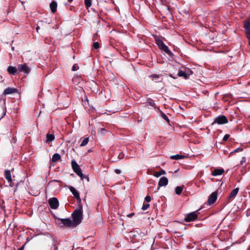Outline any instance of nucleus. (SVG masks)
<instances>
[{"mask_svg": "<svg viewBox=\"0 0 250 250\" xmlns=\"http://www.w3.org/2000/svg\"><path fill=\"white\" fill-rule=\"evenodd\" d=\"M83 208L81 206L78 209H75L72 214L73 218V226H76L80 224L83 218Z\"/></svg>", "mask_w": 250, "mask_h": 250, "instance_id": "obj_1", "label": "nucleus"}, {"mask_svg": "<svg viewBox=\"0 0 250 250\" xmlns=\"http://www.w3.org/2000/svg\"><path fill=\"white\" fill-rule=\"evenodd\" d=\"M155 41L160 49L165 52L169 55L172 54L171 51L168 49V47L164 43L162 40L157 36H155Z\"/></svg>", "mask_w": 250, "mask_h": 250, "instance_id": "obj_2", "label": "nucleus"}, {"mask_svg": "<svg viewBox=\"0 0 250 250\" xmlns=\"http://www.w3.org/2000/svg\"><path fill=\"white\" fill-rule=\"evenodd\" d=\"M60 221V225H62L61 227H74L73 223L70 218L59 219Z\"/></svg>", "mask_w": 250, "mask_h": 250, "instance_id": "obj_3", "label": "nucleus"}, {"mask_svg": "<svg viewBox=\"0 0 250 250\" xmlns=\"http://www.w3.org/2000/svg\"><path fill=\"white\" fill-rule=\"evenodd\" d=\"M18 70L19 72H23L25 74H28L30 71V68L25 63L19 64Z\"/></svg>", "mask_w": 250, "mask_h": 250, "instance_id": "obj_4", "label": "nucleus"}, {"mask_svg": "<svg viewBox=\"0 0 250 250\" xmlns=\"http://www.w3.org/2000/svg\"><path fill=\"white\" fill-rule=\"evenodd\" d=\"M48 203L51 208L56 209L59 206V201L55 197L51 198L48 200Z\"/></svg>", "mask_w": 250, "mask_h": 250, "instance_id": "obj_5", "label": "nucleus"}, {"mask_svg": "<svg viewBox=\"0 0 250 250\" xmlns=\"http://www.w3.org/2000/svg\"><path fill=\"white\" fill-rule=\"evenodd\" d=\"M214 123L218 125L225 124L228 123V119L225 116H220L215 119Z\"/></svg>", "mask_w": 250, "mask_h": 250, "instance_id": "obj_6", "label": "nucleus"}, {"mask_svg": "<svg viewBox=\"0 0 250 250\" xmlns=\"http://www.w3.org/2000/svg\"><path fill=\"white\" fill-rule=\"evenodd\" d=\"M197 218V215L195 212H191L188 214L185 218V220L186 222L193 221Z\"/></svg>", "mask_w": 250, "mask_h": 250, "instance_id": "obj_7", "label": "nucleus"}, {"mask_svg": "<svg viewBox=\"0 0 250 250\" xmlns=\"http://www.w3.org/2000/svg\"><path fill=\"white\" fill-rule=\"evenodd\" d=\"M217 193L216 192H213L211 194L208 201V205H212L217 200Z\"/></svg>", "mask_w": 250, "mask_h": 250, "instance_id": "obj_8", "label": "nucleus"}, {"mask_svg": "<svg viewBox=\"0 0 250 250\" xmlns=\"http://www.w3.org/2000/svg\"><path fill=\"white\" fill-rule=\"evenodd\" d=\"M69 189L70 190V191L72 192L73 195H74V197L79 201H81L80 195L79 192L73 187L70 186L69 187Z\"/></svg>", "mask_w": 250, "mask_h": 250, "instance_id": "obj_9", "label": "nucleus"}, {"mask_svg": "<svg viewBox=\"0 0 250 250\" xmlns=\"http://www.w3.org/2000/svg\"><path fill=\"white\" fill-rule=\"evenodd\" d=\"M168 179L166 177H162L159 180L158 186L159 187H165L168 184Z\"/></svg>", "mask_w": 250, "mask_h": 250, "instance_id": "obj_10", "label": "nucleus"}, {"mask_svg": "<svg viewBox=\"0 0 250 250\" xmlns=\"http://www.w3.org/2000/svg\"><path fill=\"white\" fill-rule=\"evenodd\" d=\"M16 92H17V89L16 88L8 87V88H6L4 90L3 94L4 95H8V94L14 93Z\"/></svg>", "mask_w": 250, "mask_h": 250, "instance_id": "obj_11", "label": "nucleus"}, {"mask_svg": "<svg viewBox=\"0 0 250 250\" xmlns=\"http://www.w3.org/2000/svg\"><path fill=\"white\" fill-rule=\"evenodd\" d=\"M224 172V170L223 168L215 169L213 171L212 174L214 176H217L222 175Z\"/></svg>", "mask_w": 250, "mask_h": 250, "instance_id": "obj_12", "label": "nucleus"}, {"mask_svg": "<svg viewBox=\"0 0 250 250\" xmlns=\"http://www.w3.org/2000/svg\"><path fill=\"white\" fill-rule=\"evenodd\" d=\"M50 7L52 13H55L57 10V3L55 1H52L50 4Z\"/></svg>", "mask_w": 250, "mask_h": 250, "instance_id": "obj_13", "label": "nucleus"}, {"mask_svg": "<svg viewBox=\"0 0 250 250\" xmlns=\"http://www.w3.org/2000/svg\"><path fill=\"white\" fill-rule=\"evenodd\" d=\"M239 188H237L235 189H234L230 193L229 196V199H233L235 197L236 195L237 194L238 191H239Z\"/></svg>", "mask_w": 250, "mask_h": 250, "instance_id": "obj_14", "label": "nucleus"}, {"mask_svg": "<svg viewBox=\"0 0 250 250\" xmlns=\"http://www.w3.org/2000/svg\"><path fill=\"white\" fill-rule=\"evenodd\" d=\"M78 176H79L81 178V180H83V174L82 172V169H81L80 167L77 168V169H74V170H73Z\"/></svg>", "mask_w": 250, "mask_h": 250, "instance_id": "obj_15", "label": "nucleus"}, {"mask_svg": "<svg viewBox=\"0 0 250 250\" xmlns=\"http://www.w3.org/2000/svg\"><path fill=\"white\" fill-rule=\"evenodd\" d=\"M5 177L9 182H11L12 181L11 175L10 170H5Z\"/></svg>", "mask_w": 250, "mask_h": 250, "instance_id": "obj_16", "label": "nucleus"}, {"mask_svg": "<svg viewBox=\"0 0 250 250\" xmlns=\"http://www.w3.org/2000/svg\"><path fill=\"white\" fill-rule=\"evenodd\" d=\"M246 35L250 34V22L247 21L244 23Z\"/></svg>", "mask_w": 250, "mask_h": 250, "instance_id": "obj_17", "label": "nucleus"}, {"mask_svg": "<svg viewBox=\"0 0 250 250\" xmlns=\"http://www.w3.org/2000/svg\"><path fill=\"white\" fill-rule=\"evenodd\" d=\"M17 71V68L13 66H9L7 68V71L11 74H14Z\"/></svg>", "mask_w": 250, "mask_h": 250, "instance_id": "obj_18", "label": "nucleus"}, {"mask_svg": "<svg viewBox=\"0 0 250 250\" xmlns=\"http://www.w3.org/2000/svg\"><path fill=\"white\" fill-rule=\"evenodd\" d=\"M71 166L73 170L80 167L79 165L77 163L75 160H73L71 161Z\"/></svg>", "mask_w": 250, "mask_h": 250, "instance_id": "obj_19", "label": "nucleus"}, {"mask_svg": "<svg viewBox=\"0 0 250 250\" xmlns=\"http://www.w3.org/2000/svg\"><path fill=\"white\" fill-rule=\"evenodd\" d=\"M178 75L180 77H184L186 79L188 78V76H187V74L186 73V71H185L180 70Z\"/></svg>", "mask_w": 250, "mask_h": 250, "instance_id": "obj_20", "label": "nucleus"}, {"mask_svg": "<svg viewBox=\"0 0 250 250\" xmlns=\"http://www.w3.org/2000/svg\"><path fill=\"white\" fill-rule=\"evenodd\" d=\"M61 159L60 155L58 153H55L53 155L52 160L53 162H56Z\"/></svg>", "mask_w": 250, "mask_h": 250, "instance_id": "obj_21", "label": "nucleus"}, {"mask_svg": "<svg viewBox=\"0 0 250 250\" xmlns=\"http://www.w3.org/2000/svg\"><path fill=\"white\" fill-rule=\"evenodd\" d=\"M46 138H47V140H46L47 142H51L53 140H54L55 139L54 136L53 134H47Z\"/></svg>", "mask_w": 250, "mask_h": 250, "instance_id": "obj_22", "label": "nucleus"}, {"mask_svg": "<svg viewBox=\"0 0 250 250\" xmlns=\"http://www.w3.org/2000/svg\"><path fill=\"white\" fill-rule=\"evenodd\" d=\"M184 157V156L180 155H172L170 156V159L172 160H179L183 158Z\"/></svg>", "mask_w": 250, "mask_h": 250, "instance_id": "obj_23", "label": "nucleus"}, {"mask_svg": "<svg viewBox=\"0 0 250 250\" xmlns=\"http://www.w3.org/2000/svg\"><path fill=\"white\" fill-rule=\"evenodd\" d=\"M183 189V187H181V186L177 187L175 188V192L177 195H179L182 193Z\"/></svg>", "mask_w": 250, "mask_h": 250, "instance_id": "obj_24", "label": "nucleus"}, {"mask_svg": "<svg viewBox=\"0 0 250 250\" xmlns=\"http://www.w3.org/2000/svg\"><path fill=\"white\" fill-rule=\"evenodd\" d=\"M89 141V138H84L83 141L82 142L81 144H80L81 146H86L88 142Z\"/></svg>", "mask_w": 250, "mask_h": 250, "instance_id": "obj_25", "label": "nucleus"}, {"mask_svg": "<svg viewBox=\"0 0 250 250\" xmlns=\"http://www.w3.org/2000/svg\"><path fill=\"white\" fill-rule=\"evenodd\" d=\"M84 4L87 9L91 6V0H84Z\"/></svg>", "mask_w": 250, "mask_h": 250, "instance_id": "obj_26", "label": "nucleus"}, {"mask_svg": "<svg viewBox=\"0 0 250 250\" xmlns=\"http://www.w3.org/2000/svg\"><path fill=\"white\" fill-rule=\"evenodd\" d=\"M161 116L163 117V118L165 120H166L167 123L169 122V119L168 118L167 116L165 114H164V113H161Z\"/></svg>", "mask_w": 250, "mask_h": 250, "instance_id": "obj_27", "label": "nucleus"}, {"mask_svg": "<svg viewBox=\"0 0 250 250\" xmlns=\"http://www.w3.org/2000/svg\"><path fill=\"white\" fill-rule=\"evenodd\" d=\"M149 207V204H144L142 206V209L143 210H146Z\"/></svg>", "mask_w": 250, "mask_h": 250, "instance_id": "obj_28", "label": "nucleus"}, {"mask_svg": "<svg viewBox=\"0 0 250 250\" xmlns=\"http://www.w3.org/2000/svg\"><path fill=\"white\" fill-rule=\"evenodd\" d=\"M185 71H186V73L187 74V76H188H188L192 73V71L189 69L188 68L186 69Z\"/></svg>", "mask_w": 250, "mask_h": 250, "instance_id": "obj_29", "label": "nucleus"}, {"mask_svg": "<svg viewBox=\"0 0 250 250\" xmlns=\"http://www.w3.org/2000/svg\"><path fill=\"white\" fill-rule=\"evenodd\" d=\"M100 45L98 42H95L93 43V47L95 49H98L99 48Z\"/></svg>", "mask_w": 250, "mask_h": 250, "instance_id": "obj_30", "label": "nucleus"}, {"mask_svg": "<svg viewBox=\"0 0 250 250\" xmlns=\"http://www.w3.org/2000/svg\"><path fill=\"white\" fill-rule=\"evenodd\" d=\"M2 110H3V115L0 118V120L3 118V117L6 114V108L5 107H2Z\"/></svg>", "mask_w": 250, "mask_h": 250, "instance_id": "obj_31", "label": "nucleus"}, {"mask_svg": "<svg viewBox=\"0 0 250 250\" xmlns=\"http://www.w3.org/2000/svg\"><path fill=\"white\" fill-rule=\"evenodd\" d=\"M153 175L156 177H159L161 176V174H160V172H155Z\"/></svg>", "mask_w": 250, "mask_h": 250, "instance_id": "obj_32", "label": "nucleus"}, {"mask_svg": "<svg viewBox=\"0 0 250 250\" xmlns=\"http://www.w3.org/2000/svg\"><path fill=\"white\" fill-rule=\"evenodd\" d=\"M229 137V134H226L224 137H223V141H227Z\"/></svg>", "mask_w": 250, "mask_h": 250, "instance_id": "obj_33", "label": "nucleus"}, {"mask_svg": "<svg viewBox=\"0 0 250 250\" xmlns=\"http://www.w3.org/2000/svg\"><path fill=\"white\" fill-rule=\"evenodd\" d=\"M124 157V154L123 153H121L118 155V158L119 159H122Z\"/></svg>", "mask_w": 250, "mask_h": 250, "instance_id": "obj_34", "label": "nucleus"}, {"mask_svg": "<svg viewBox=\"0 0 250 250\" xmlns=\"http://www.w3.org/2000/svg\"><path fill=\"white\" fill-rule=\"evenodd\" d=\"M145 200L147 202H149L151 201L150 197L149 196H146L145 197Z\"/></svg>", "mask_w": 250, "mask_h": 250, "instance_id": "obj_35", "label": "nucleus"}, {"mask_svg": "<svg viewBox=\"0 0 250 250\" xmlns=\"http://www.w3.org/2000/svg\"><path fill=\"white\" fill-rule=\"evenodd\" d=\"M115 172L116 173V174H120L121 173V170L119 169H116L115 170Z\"/></svg>", "mask_w": 250, "mask_h": 250, "instance_id": "obj_36", "label": "nucleus"}, {"mask_svg": "<svg viewBox=\"0 0 250 250\" xmlns=\"http://www.w3.org/2000/svg\"><path fill=\"white\" fill-rule=\"evenodd\" d=\"M242 150L243 149L242 148H237V149H235L233 151L234 152H239V151H242Z\"/></svg>", "mask_w": 250, "mask_h": 250, "instance_id": "obj_37", "label": "nucleus"}, {"mask_svg": "<svg viewBox=\"0 0 250 250\" xmlns=\"http://www.w3.org/2000/svg\"><path fill=\"white\" fill-rule=\"evenodd\" d=\"M160 174H161V175H165L166 173L165 170H164L163 169H161V170L160 171Z\"/></svg>", "mask_w": 250, "mask_h": 250, "instance_id": "obj_38", "label": "nucleus"}, {"mask_svg": "<svg viewBox=\"0 0 250 250\" xmlns=\"http://www.w3.org/2000/svg\"><path fill=\"white\" fill-rule=\"evenodd\" d=\"M151 77L153 78V79H156V78H159V76L158 75H157L156 74H153V75H152L151 76Z\"/></svg>", "mask_w": 250, "mask_h": 250, "instance_id": "obj_39", "label": "nucleus"}, {"mask_svg": "<svg viewBox=\"0 0 250 250\" xmlns=\"http://www.w3.org/2000/svg\"><path fill=\"white\" fill-rule=\"evenodd\" d=\"M246 36L249 40V44L250 45V34L246 35Z\"/></svg>", "mask_w": 250, "mask_h": 250, "instance_id": "obj_40", "label": "nucleus"}, {"mask_svg": "<svg viewBox=\"0 0 250 250\" xmlns=\"http://www.w3.org/2000/svg\"><path fill=\"white\" fill-rule=\"evenodd\" d=\"M72 71H76L77 70V68L76 67L75 65H74L72 68Z\"/></svg>", "mask_w": 250, "mask_h": 250, "instance_id": "obj_41", "label": "nucleus"}, {"mask_svg": "<svg viewBox=\"0 0 250 250\" xmlns=\"http://www.w3.org/2000/svg\"><path fill=\"white\" fill-rule=\"evenodd\" d=\"M85 178L86 180H87V181H89V177L87 176H84L83 175V179Z\"/></svg>", "mask_w": 250, "mask_h": 250, "instance_id": "obj_42", "label": "nucleus"}, {"mask_svg": "<svg viewBox=\"0 0 250 250\" xmlns=\"http://www.w3.org/2000/svg\"><path fill=\"white\" fill-rule=\"evenodd\" d=\"M134 215L133 213H130L127 215V217H132Z\"/></svg>", "mask_w": 250, "mask_h": 250, "instance_id": "obj_43", "label": "nucleus"}, {"mask_svg": "<svg viewBox=\"0 0 250 250\" xmlns=\"http://www.w3.org/2000/svg\"><path fill=\"white\" fill-rule=\"evenodd\" d=\"M40 29V27L39 25H38L36 27V30L38 32H39V30Z\"/></svg>", "mask_w": 250, "mask_h": 250, "instance_id": "obj_44", "label": "nucleus"}, {"mask_svg": "<svg viewBox=\"0 0 250 250\" xmlns=\"http://www.w3.org/2000/svg\"><path fill=\"white\" fill-rule=\"evenodd\" d=\"M23 249H24V246H22L18 250H23Z\"/></svg>", "mask_w": 250, "mask_h": 250, "instance_id": "obj_45", "label": "nucleus"}, {"mask_svg": "<svg viewBox=\"0 0 250 250\" xmlns=\"http://www.w3.org/2000/svg\"><path fill=\"white\" fill-rule=\"evenodd\" d=\"M249 214H250V208L247 210V215H248Z\"/></svg>", "mask_w": 250, "mask_h": 250, "instance_id": "obj_46", "label": "nucleus"}, {"mask_svg": "<svg viewBox=\"0 0 250 250\" xmlns=\"http://www.w3.org/2000/svg\"><path fill=\"white\" fill-rule=\"evenodd\" d=\"M68 1L70 2H72L73 1V0H68Z\"/></svg>", "mask_w": 250, "mask_h": 250, "instance_id": "obj_47", "label": "nucleus"}]
</instances>
